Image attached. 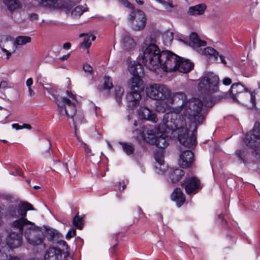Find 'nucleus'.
I'll list each match as a JSON object with an SVG mask.
<instances>
[{
  "label": "nucleus",
  "mask_w": 260,
  "mask_h": 260,
  "mask_svg": "<svg viewBox=\"0 0 260 260\" xmlns=\"http://www.w3.org/2000/svg\"><path fill=\"white\" fill-rule=\"evenodd\" d=\"M175 113H168L164 115L162 122L157 127V136L153 145L160 148L166 147L170 142L168 134L171 132L179 143L187 147H194L196 144V137L193 133L189 135L188 127L181 116Z\"/></svg>",
  "instance_id": "obj_1"
},
{
  "label": "nucleus",
  "mask_w": 260,
  "mask_h": 260,
  "mask_svg": "<svg viewBox=\"0 0 260 260\" xmlns=\"http://www.w3.org/2000/svg\"><path fill=\"white\" fill-rule=\"evenodd\" d=\"M204 106L211 107L212 105L201 97L192 98L183 103L181 106L173 108L170 113H176L178 115V118L181 116L186 123L187 122L183 115L186 117L191 123L195 124L193 129V131H195L197 126L201 124L204 119V117L201 113ZM186 124L187 125V124Z\"/></svg>",
  "instance_id": "obj_2"
},
{
  "label": "nucleus",
  "mask_w": 260,
  "mask_h": 260,
  "mask_svg": "<svg viewBox=\"0 0 260 260\" xmlns=\"http://www.w3.org/2000/svg\"><path fill=\"white\" fill-rule=\"evenodd\" d=\"M156 39L152 36L147 38L142 45V59L144 66L150 70L154 71L159 67L161 52L156 45Z\"/></svg>",
  "instance_id": "obj_3"
},
{
  "label": "nucleus",
  "mask_w": 260,
  "mask_h": 260,
  "mask_svg": "<svg viewBox=\"0 0 260 260\" xmlns=\"http://www.w3.org/2000/svg\"><path fill=\"white\" fill-rule=\"evenodd\" d=\"M230 96L234 102H237L249 108L255 106V93L249 91L247 88L239 83L232 85Z\"/></svg>",
  "instance_id": "obj_4"
},
{
  "label": "nucleus",
  "mask_w": 260,
  "mask_h": 260,
  "mask_svg": "<svg viewBox=\"0 0 260 260\" xmlns=\"http://www.w3.org/2000/svg\"><path fill=\"white\" fill-rule=\"evenodd\" d=\"M63 236L56 230L50 228V260H67L68 254L63 252L67 250L68 245L67 242L62 240Z\"/></svg>",
  "instance_id": "obj_5"
},
{
  "label": "nucleus",
  "mask_w": 260,
  "mask_h": 260,
  "mask_svg": "<svg viewBox=\"0 0 260 260\" xmlns=\"http://www.w3.org/2000/svg\"><path fill=\"white\" fill-rule=\"evenodd\" d=\"M28 224H31V222L23 218L13 222V230H11L6 238V243L10 248H15L21 245L24 227Z\"/></svg>",
  "instance_id": "obj_6"
},
{
  "label": "nucleus",
  "mask_w": 260,
  "mask_h": 260,
  "mask_svg": "<svg viewBox=\"0 0 260 260\" xmlns=\"http://www.w3.org/2000/svg\"><path fill=\"white\" fill-rule=\"evenodd\" d=\"M44 228V229H43L41 227L36 226L32 222L25 226L24 236L27 242L33 246L41 244L45 238L46 232L49 230L46 226Z\"/></svg>",
  "instance_id": "obj_7"
},
{
  "label": "nucleus",
  "mask_w": 260,
  "mask_h": 260,
  "mask_svg": "<svg viewBox=\"0 0 260 260\" xmlns=\"http://www.w3.org/2000/svg\"><path fill=\"white\" fill-rule=\"evenodd\" d=\"M219 79L213 73L208 72L204 75L198 84V90L202 93L210 94L218 89Z\"/></svg>",
  "instance_id": "obj_8"
},
{
  "label": "nucleus",
  "mask_w": 260,
  "mask_h": 260,
  "mask_svg": "<svg viewBox=\"0 0 260 260\" xmlns=\"http://www.w3.org/2000/svg\"><path fill=\"white\" fill-rule=\"evenodd\" d=\"M68 98L57 96L55 99V102L61 115L72 118L76 112L77 100L75 96L70 92L68 91Z\"/></svg>",
  "instance_id": "obj_9"
},
{
  "label": "nucleus",
  "mask_w": 260,
  "mask_h": 260,
  "mask_svg": "<svg viewBox=\"0 0 260 260\" xmlns=\"http://www.w3.org/2000/svg\"><path fill=\"white\" fill-rule=\"evenodd\" d=\"M189 46H191L197 51H200L199 48L205 47L206 45V42L200 40L196 32H192L189 37ZM201 53L209 57L213 61H216L218 60L219 53L214 49L211 47L205 48L203 50L200 49Z\"/></svg>",
  "instance_id": "obj_10"
},
{
  "label": "nucleus",
  "mask_w": 260,
  "mask_h": 260,
  "mask_svg": "<svg viewBox=\"0 0 260 260\" xmlns=\"http://www.w3.org/2000/svg\"><path fill=\"white\" fill-rule=\"evenodd\" d=\"M179 56L169 51H161L159 67L165 72L176 71Z\"/></svg>",
  "instance_id": "obj_11"
},
{
  "label": "nucleus",
  "mask_w": 260,
  "mask_h": 260,
  "mask_svg": "<svg viewBox=\"0 0 260 260\" xmlns=\"http://www.w3.org/2000/svg\"><path fill=\"white\" fill-rule=\"evenodd\" d=\"M146 94L150 99L154 100H164L171 95V90L165 85L154 84L147 87Z\"/></svg>",
  "instance_id": "obj_12"
},
{
  "label": "nucleus",
  "mask_w": 260,
  "mask_h": 260,
  "mask_svg": "<svg viewBox=\"0 0 260 260\" xmlns=\"http://www.w3.org/2000/svg\"><path fill=\"white\" fill-rule=\"evenodd\" d=\"M128 20L132 28L135 30H141L144 29L146 24V18L143 11L136 9L131 12Z\"/></svg>",
  "instance_id": "obj_13"
},
{
  "label": "nucleus",
  "mask_w": 260,
  "mask_h": 260,
  "mask_svg": "<svg viewBox=\"0 0 260 260\" xmlns=\"http://www.w3.org/2000/svg\"><path fill=\"white\" fill-rule=\"evenodd\" d=\"M33 210L32 205L27 202H23L17 206H12L10 209V215L14 217H19L18 220L22 218L25 219L24 217L26 215L28 210Z\"/></svg>",
  "instance_id": "obj_14"
},
{
  "label": "nucleus",
  "mask_w": 260,
  "mask_h": 260,
  "mask_svg": "<svg viewBox=\"0 0 260 260\" xmlns=\"http://www.w3.org/2000/svg\"><path fill=\"white\" fill-rule=\"evenodd\" d=\"M140 134L144 142L153 145L156 142L157 128H149L145 126L140 131Z\"/></svg>",
  "instance_id": "obj_15"
},
{
  "label": "nucleus",
  "mask_w": 260,
  "mask_h": 260,
  "mask_svg": "<svg viewBox=\"0 0 260 260\" xmlns=\"http://www.w3.org/2000/svg\"><path fill=\"white\" fill-rule=\"evenodd\" d=\"M193 160V153L190 151L186 150L180 154L178 164L183 168H187L191 167Z\"/></svg>",
  "instance_id": "obj_16"
},
{
  "label": "nucleus",
  "mask_w": 260,
  "mask_h": 260,
  "mask_svg": "<svg viewBox=\"0 0 260 260\" xmlns=\"http://www.w3.org/2000/svg\"><path fill=\"white\" fill-rule=\"evenodd\" d=\"M137 46V43L129 35H125L121 40V47L124 51L131 52L134 51Z\"/></svg>",
  "instance_id": "obj_17"
},
{
  "label": "nucleus",
  "mask_w": 260,
  "mask_h": 260,
  "mask_svg": "<svg viewBox=\"0 0 260 260\" xmlns=\"http://www.w3.org/2000/svg\"><path fill=\"white\" fill-rule=\"evenodd\" d=\"M138 115L140 118L153 122H156L157 121L156 114L146 107H141L138 112Z\"/></svg>",
  "instance_id": "obj_18"
},
{
  "label": "nucleus",
  "mask_w": 260,
  "mask_h": 260,
  "mask_svg": "<svg viewBox=\"0 0 260 260\" xmlns=\"http://www.w3.org/2000/svg\"><path fill=\"white\" fill-rule=\"evenodd\" d=\"M141 99L140 91L131 90V92L126 95V100L128 106L135 108L140 104Z\"/></svg>",
  "instance_id": "obj_19"
},
{
  "label": "nucleus",
  "mask_w": 260,
  "mask_h": 260,
  "mask_svg": "<svg viewBox=\"0 0 260 260\" xmlns=\"http://www.w3.org/2000/svg\"><path fill=\"white\" fill-rule=\"evenodd\" d=\"M176 71L186 73L189 72L193 67V64L188 59L179 57L178 63H177Z\"/></svg>",
  "instance_id": "obj_20"
},
{
  "label": "nucleus",
  "mask_w": 260,
  "mask_h": 260,
  "mask_svg": "<svg viewBox=\"0 0 260 260\" xmlns=\"http://www.w3.org/2000/svg\"><path fill=\"white\" fill-rule=\"evenodd\" d=\"M171 199L175 201L178 207L182 206L185 201V196L179 188H176L171 194Z\"/></svg>",
  "instance_id": "obj_21"
},
{
  "label": "nucleus",
  "mask_w": 260,
  "mask_h": 260,
  "mask_svg": "<svg viewBox=\"0 0 260 260\" xmlns=\"http://www.w3.org/2000/svg\"><path fill=\"white\" fill-rule=\"evenodd\" d=\"M207 8L206 5L200 4L188 8L187 14L192 16H198L203 15Z\"/></svg>",
  "instance_id": "obj_22"
},
{
  "label": "nucleus",
  "mask_w": 260,
  "mask_h": 260,
  "mask_svg": "<svg viewBox=\"0 0 260 260\" xmlns=\"http://www.w3.org/2000/svg\"><path fill=\"white\" fill-rule=\"evenodd\" d=\"M128 70L133 76H139L143 74L142 65L135 60L129 62Z\"/></svg>",
  "instance_id": "obj_23"
},
{
  "label": "nucleus",
  "mask_w": 260,
  "mask_h": 260,
  "mask_svg": "<svg viewBox=\"0 0 260 260\" xmlns=\"http://www.w3.org/2000/svg\"><path fill=\"white\" fill-rule=\"evenodd\" d=\"M156 164H155V171L157 173L164 172L167 169V166L165 165L163 156L161 152H157L154 155Z\"/></svg>",
  "instance_id": "obj_24"
},
{
  "label": "nucleus",
  "mask_w": 260,
  "mask_h": 260,
  "mask_svg": "<svg viewBox=\"0 0 260 260\" xmlns=\"http://www.w3.org/2000/svg\"><path fill=\"white\" fill-rule=\"evenodd\" d=\"M129 87L131 90L140 91L143 88V82L141 75L133 76L129 81Z\"/></svg>",
  "instance_id": "obj_25"
},
{
  "label": "nucleus",
  "mask_w": 260,
  "mask_h": 260,
  "mask_svg": "<svg viewBox=\"0 0 260 260\" xmlns=\"http://www.w3.org/2000/svg\"><path fill=\"white\" fill-rule=\"evenodd\" d=\"M200 184L199 180L194 178H190L185 186L186 192L188 194L196 193L197 190L199 188Z\"/></svg>",
  "instance_id": "obj_26"
},
{
  "label": "nucleus",
  "mask_w": 260,
  "mask_h": 260,
  "mask_svg": "<svg viewBox=\"0 0 260 260\" xmlns=\"http://www.w3.org/2000/svg\"><path fill=\"white\" fill-rule=\"evenodd\" d=\"M159 102L156 105V110L159 112H165L169 110L172 105V101L170 97L164 100H159Z\"/></svg>",
  "instance_id": "obj_27"
},
{
  "label": "nucleus",
  "mask_w": 260,
  "mask_h": 260,
  "mask_svg": "<svg viewBox=\"0 0 260 260\" xmlns=\"http://www.w3.org/2000/svg\"><path fill=\"white\" fill-rule=\"evenodd\" d=\"M61 9L67 14L71 11L72 7L68 4H63L61 0H50V9Z\"/></svg>",
  "instance_id": "obj_28"
},
{
  "label": "nucleus",
  "mask_w": 260,
  "mask_h": 260,
  "mask_svg": "<svg viewBox=\"0 0 260 260\" xmlns=\"http://www.w3.org/2000/svg\"><path fill=\"white\" fill-rule=\"evenodd\" d=\"M260 139V123L256 122L254 125L252 134H247L245 137V140L249 142V140L256 143V140Z\"/></svg>",
  "instance_id": "obj_29"
},
{
  "label": "nucleus",
  "mask_w": 260,
  "mask_h": 260,
  "mask_svg": "<svg viewBox=\"0 0 260 260\" xmlns=\"http://www.w3.org/2000/svg\"><path fill=\"white\" fill-rule=\"evenodd\" d=\"M3 3L11 12L21 9L22 7L21 3L19 0H3Z\"/></svg>",
  "instance_id": "obj_30"
},
{
  "label": "nucleus",
  "mask_w": 260,
  "mask_h": 260,
  "mask_svg": "<svg viewBox=\"0 0 260 260\" xmlns=\"http://www.w3.org/2000/svg\"><path fill=\"white\" fill-rule=\"evenodd\" d=\"M170 98L172 101V104L175 102L178 103L180 102H181L182 104L183 103L186 102L185 101L186 98V95L181 92L172 93L171 91Z\"/></svg>",
  "instance_id": "obj_31"
},
{
  "label": "nucleus",
  "mask_w": 260,
  "mask_h": 260,
  "mask_svg": "<svg viewBox=\"0 0 260 260\" xmlns=\"http://www.w3.org/2000/svg\"><path fill=\"white\" fill-rule=\"evenodd\" d=\"M184 174V171L181 169H176L171 172L170 178L173 183H176L180 180Z\"/></svg>",
  "instance_id": "obj_32"
},
{
  "label": "nucleus",
  "mask_w": 260,
  "mask_h": 260,
  "mask_svg": "<svg viewBox=\"0 0 260 260\" xmlns=\"http://www.w3.org/2000/svg\"><path fill=\"white\" fill-rule=\"evenodd\" d=\"M30 42L31 38L30 37L21 36L16 38L14 45L17 48L18 46H22Z\"/></svg>",
  "instance_id": "obj_33"
},
{
  "label": "nucleus",
  "mask_w": 260,
  "mask_h": 260,
  "mask_svg": "<svg viewBox=\"0 0 260 260\" xmlns=\"http://www.w3.org/2000/svg\"><path fill=\"white\" fill-rule=\"evenodd\" d=\"M86 11V9L82 6H77L71 11V15L74 18H78L80 17L84 12Z\"/></svg>",
  "instance_id": "obj_34"
},
{
  "label": "nucleus",
  "mask_w": 260,
  "mask_h": 260,
  "mask_svg": "<svg viewBox=\"0 0 260 260\" xmlns=\"http://www.w3.org/2000/svg\"><path fill=\"white\" fill-rule=\"evenodd\" d=\"M95 39V36L86 35L84 36L83 42L81 44V47L83 48H88L91 44V41Z\"/></svg>",
  "instance_id": "obj_35"
},
{
  "label": "nucleus",
  "mask_w": 260,
  "mask_h": 260,
  "mask_svg": "<svg viewBox=\"0 0 260 260\" xmlns=\"http://www.w3.org/2000/svg\"><path fill=\"white\" fill-rule=\"evenodd\" d=\"M248 145L253 148V151L252 153L255 157L257 159H260V146H256V143H255V141L252 142V140H249Z\"/></svg>",
  "instance_id": "obj_36"
},
{
  "label": "nucleus",
  "mask_w": 260,
  "mask_h": 260,
  "mask_svg": "<svg viewBox=\"0 0 260 260\" xmlns=\"http://www.w3.org/2000/svg\"><path fill=\"white\" fill-rule=\"evenodd\" d=\"M156 2L161 4L164 8L168 11L171 12V9L175 7V5H173V2L170 0H155Z\"/></svg>",
  "instance_id": "obj_37"
},
{
  "label": "nucleus",
  "mask_w": 260,
  "mask_h": 260,
  "mask_svg": "<svg viewBox=\"0 0 260 260\" xmlns=\"http://www.w3.org/2000/svg\"><path fill=\"white\" fill-rule=\"evenodd\" d=\"M123 151L128 155L132 154L134 151V146L132 143H120Z\"/></svg>",
  "instance_id": "obj_38"
},
{
  "label": "nucleus",
  "mask_w": 260,
  "mask_h": 260,
  "mask_svg": "<svg viewBox=\"0 0 260 260\" xmlns=\"http://www.w3.org/2000/svg\"><path fill=\"white\" fill-rule=\"evenodd\" d=\"M123 93L124 89L123 88L120 86H117L115 88V98L119 104L121 102Z\"/></svg>",
  "instance_id": "obj_39"
},
{
  "label": "nucleus",
  "mask_w": 260,
  "mask_h": 260,
  "mask_svg": "<svg viewBox=\"0 0 260 260\" xmlns=\"http://www.w3.org/2000/svg\"><path fill=\"white\" fill-rule=\"evenodd\" d=\"M73 224L74 226L79 230H81L83 228V223L82 218L78 215L75 216L73 219Z\"/></svg>",
  "instance_id": "obj_40"
},
{
  "label": "nucleus",
  "mask_w": 260,
  "mask_h": 260,
  "mask_svg": "<svg viewBox=\"0 0 260 260\" xmlns=\"http://www.w3.org/2000/svg\"><path fill=\"white\" fill-rule=\"evenodd\" d=\"M173 37L172 32H167L165 34H164L162 36V38L165 44L167 46L170 45L173 40Z\"/></svg>",
  "instance_id": "obj_41"
},
{
  "label": "nucleus",
  "mask_w": 260,
  "mask_h": 260,
  "mask_svg": "<svg viewBox=\"0 0 260 260\" xmlns=\"http://www.w3.org/2000/svg\"><path fill=\"white\" fill-rule=\"evenodd\" d=\"M113 87L111 81L108 77H105L104 78L103 88L104 89L109 90Z\"/></svg>",
  "instance_id": "obj_42"
},
{
  "label": "nucleus",
  "mask_w": 260,
  "mask_h": 260,
  "mask_svg": "<svg viewBox=\"0 0 260 260\" xmlns=\"http://www.w3.org/2000/svg\"><path fill=\"white\" fill-rule=\"evenodd\" d=\"M125 7L132 10V11L136 10L134 6L128 0H119Z\"/></svg>",
  "instance_id": "obj_43"
},
{
  "label": "nucleus",
  "mask_w": 260,
  "mask_h": 260,
  "mask_svg": "<svg viewBox=\"0 0 260 260\" xmlns=\"http://www.w3.org/2000/svg\"><path fill=\"white\" fill-rule=\"evenodd\" d=\"M56 165L60 170H65L67 172L70 173L67 164L58 162Z\"/></svg>",
  "instance_id": "obj_44"
},
{
  "label": "nucleus",
  "mask_w": 260,
  "mask_h": 260,
  "mask_svg": "<svg viewBox=\"0 0 260 260\" xmlns=\"http://www.w3.org/2000/svg\"><path fill=\"white\" fill-rule=\"evenodd\" d=\"M47 75L45 76L43 75H40L38 77V81H40V83L44 86V83H46L47 81Z\"/></svg>",
  "instance_id": "obj_45"
},
{
  "label": "nucleus",
  "mask_w": 260,
  "mask_h": 260,
  "mask_svg": "<svg viewBox=\"0 0 260 260\" xmlns=\"http://www.w3.org/2000/svg\"><path fill=\"white\" fill-rule=\"evenodd\" d=\"M76 234V230L74 229H70L66 235V238L67 239H70Z\"/></svg>",
  "instance_id": "obj_46"
},
{
  "label": "nucleus",
  "mask_w": 260,
  "mask_h": 260,
  "mask_svg": "<svg viewBox=\"0 0 260 260\" xmlns=\"http://www.w3.org/2000/svg\"><path fill=\"white\" fill-rule=\"evenodd\" d=\"M83 70L85 72L91 73L92 71V67L89 65V64H84L83 66Z\"/></svg>",
  "instance_id": "obj_47"
},
{
  "label": "nucleus",
  "mask_w": 260,
  "mask_h": 260,
  "mask_svg": "<svg viewBox=\"0 0 260 260\" xmlns=\"http://www.w3.org/2000/svg\"><path fill=\"white\" fill-rule=\"evenodd\" d=\"M38 2V4L44 7L47 6L49 5V0H36Z\"/></svg>",
  "instance_id": "obj_48"
},
{
  "label": "nucleus",
  "mask_w": 260,
  "mask_h": 260,
  "mask_svg": "<svg viewBox=\"0 0 260 260\" xmlns=\"http://www.w3.org/2000/svg\"><path fill=\"white\" fill-rule=\"evenodd\" d=\"M232 82L231 79L229 77H225L222 80L223 84L226 86L230 85Z\"/></svg>",
  "instance_id": "obj_49"
},
{
  "label": "nucleus",
  "mask_w": 260,
  "mask_h": 260,
  "mask_svg": "<svg viewBox=\"0 0 260 260\" xmlns=\"http://www.w3.org/2000/svg\"><path fill=\"white\" fill-rule=\"evenodd\" d=\"M8 87H9V86H8V83L7 81H2L0 83V89H5L8 88Z\"/></svg>",
  "instance_id": "obj_50"
},
{
  "label": "nucleus",
  "mask_w": 260,
  "mask_h": 260,
  "mask_svg": "<svg viewBox=\"0 0 260 260\" xmlns=\"http://www.w3.org/2000/svg\"><path fill=\"white\" fill-rule=\"evenodd\" d=\"M236 154L241 160L244 161V159L242 155L243 152L241 150H237L236 152Z\"/></svg>",
  "instance_id": "obj_51"
},
{
  "label": "nucleus",
  "mask_w": 260,
  "mask_h": 260,
  "mask_svg": "<svg viewBox=\"0 0 260 260\" xmlns=\"http://www.w3.org/2000/svg\"><path fill=\"white\" fill-rule=\"evenodd\" d=\"M29 19L31 21L37 20L38 19V15L35 13H31L29 15Z\"/></svg>",
  "instance_id": "obj_52"
},
{
  "label": "nucleus",
  "mask_w": 260,
  "mask_h": 260,
  "mask_svg": "<svg viewBox=\"0 0 260 260\" xmlns=\"http://www.w3.org/2000/svg\"><path fill=\"white\" fill-rule=\"evenodd\" d=\"M84 148L86 152V153L88 155L91 153V150L89 148V147L86 144L83 143Z\"/></svg>",
  "instance_id": "obj_53"
},
{
  "label": "nucleus",
  "mask_w": 260,
  "mask_h": 260,
  "mask_svg": "<svg viewBox=\"0 0 260 260\" xmlns=\"http://www.w3.org/2000/svg\"><path fill=\"white\" fill-rule=\"evenodd\" d=\"M44 258H45V260H47V259L49 258V252L48 251V250H47L46 251V253H45V255L44 256ZM31 260H43L42 259H39V258H32V259Z\"/></svg>",
  "instance_id": "obj_54"
},
{
  "label": "nucleus",
  "mask_w": 260,
  "mask_h": 260,
  "mask_svg": "<svg viewBox=\"0 0 260 260\" xmlns=\"http://www.w3.org/2000/svg\"><path fill=\"white\" fill-rule=\"evenodd\" d=\"M33 83V80L31 78L28 79L26 81V84L28 87H31Z\"/></svg>",
  "instance_id": "obj_55"
},
{
  "label": "nucleus",
  "mask_w": 260,
  "mask_h": 260,
  "mask_svg": "<svg viewBox=\"0 0 260 260\" xmlns=\"http://www.w3.org/2000/svg\"><path fill=\"white\" fill-rule=\"evenodd\" d=\"M12 127L16 129H20L22 128L21 125H19L18 123H14L12 124Z\"/></svg>",
  "instance_id": "obj_56"
},
{
  "label": "nucleus",
  "mask_w": 260,
  "mask_h": 260,
  "mask_svg": "<svg viewBox=\"0 0 260 260\" xmlns=\"http://www.w3.org/2000/svg\"><path fill=\"white\" fill-rule=\"evenodd\" d=\"M71 45L70 43H66L63 44V47L65 49H70Z\"/></svg>",
  "instance_id": "obj_57"
},
{
  "label": "nucleus",
  "mask_w": 260,
  "mask_h": 260,
  "mask_svg": "<svg viewBox=\"0 0 260 260\" xmlns=\"http://www.w3.org/2000/svg\"><path fill=\"white\" fill-rule=\"evenodd\" d=\"M69 56H70V54L69 53L68 54L63 55L62 57L59 58V60H67L69 58Z\"/></svg>",
  "instance_id": "obj_58"
},
{
  "label": "nucleus",
  "mask_w": 260,
  "mask_h": 260,
  "mask_svg": "<svg viewBox=\"0 0 260 260\" xmlns=\"http://www.w3.org/2000/svg\"><path fill=\"white\" fill-rule=\"evenodd\" d=\"M28 93H29V95L30 96H32L34 95H35V92L32 90V89L31 88V87H28Z\"/></svg>",
  "instance_id": "obj_59"
},
{
  "label": "nucleus",
  "mask_w": 260,
  "mask_h": 260,
  "mask_svg": "<svg viewBox=\"0 0 260 260\" xmlns=\"http://www.w3.org/2000/svg\"><path fill=\"white\" fill-rule=\"evenodd\" d=\"M22 128H27V129H30L31 128V126L29 124H23V125L22 126Z\"/></svg>",
  "instance_id": "obj_60"
},
{
  "label": "nucleus",
  "mask_w": 260,
  "mask_h": 260,
  "mask_svg": "<svg viewBox=\"0 0 260 260\" xmlns=\"http://www.w3.org/2000/svg\"><path fill=\"white\" fill-rule=\"evenodd\" d=\"M136 3L140 6H142L144 4V1L143 0H135Z\"/></svg>",
  "instance_id": "obj_61"
},
{
  "label": "nucleus",
  "mask_w": 260,
  "mask_h": 260,
  "mask_svg": "<svg viewBox=\"0 0 260 260\" xmlns=\"http://www.w3.org/2000/svg\"><path fill=\"white\" fill-rule=\"evenodd\" d=\"M219 58H220V62L221 63H222L224 64H226V61H225V60L224 59V57L223 56L220 55L219 56Z\"/></svg>",
  "instance_id": "obj_62"
},
{
  "label": "nucleus",
  "mask_w": 260,
  "mask_h": 260,
  "mask_svg": "<svg viewBox=\"0 0 260 260\" xmlns=\"http://www.w3.org/2000/svg\"><path fill=\"white\" fill-rule=\"evenodd\" d=\"M9 260H20V258L17 256H10Z\"/></svg>",
  "instance_id": "obj_63"
},
{
  "label": "nucleus",
  "mask_w": 260,
  "mask_h": 260,
  "mask_svg": "<svg viewBox=\"0 0 260 260\" xmlns=\"http://www.w3.org/2000/svg\"><path fill=\"white\" fill-rule=\"evenodd\" d=\"M17 175L21 176H23V174L22 172H21L19 171H18V170L17 171Z\"/></svg>",
  "instance_id": "obj_64"
}]
</instances>
